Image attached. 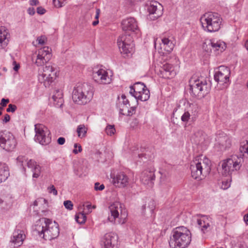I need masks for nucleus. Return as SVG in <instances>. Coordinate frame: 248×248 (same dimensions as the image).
<instances>
[{"instance_id":"f257e3e1","label":"nucleus","mask_w":248,"mask_h":248,"mask_svg":"<svg viewBox=\"0 0 248 248\" xmlns=\"http://www.w3.org/2000/svg\"><path fill=\"white\" fill-rule=\"evenodd\" d=\"M190 169L194 179H202L211 171V161L202 155L197 156L191 162Z\"/></svg>"},{"instance_id":"f03ea898","label":"nucleus","mask_w":248,"mask_h":248,"mask_svg":"<svg viewBox=\"0 0 248 248\" xmlns=\"http://www.w3.org/2000/svg\"><path fill=\"white\" fill-rule=\"evenodd\" d=\"M93 95V88L90 85L84 83H79L75 87L72 99L75 103L83 105L90 102Z\"/></svg>"},{"instance_id":"7ed1b4c3","label":"nucleus","mask_w":248,"mask_h":248,"mask_svg":"<svg viewBox=\"0 0 248 248\" xmlns=\"http://www.w3.org/2000/svg\"><path fill=\"white\" fill-rule=\"evenodd\" d=\"M202 28L208 32H216L221 27L222 18L217 13L208 12L204 14L200 18Z\"/></svg>"},{"instance_id":"20e7f679","label":"nucleus","mask_w":248,"mask_h":248,"mask_svg":"<svg viewBox=\"0 0 248 248\" xmlns=\"http://www.w3.org/2000/svg\"><path fill=\"white\" fill-rule=\"evenodd\" d=\"M190 93L198 99L203 98L210 91V86L205 80L192 77L189 80Z\"/></svg>"},{"instance_id":"39448f33","label":"nucleus","mask_w":248,"mask_h":248,"mask_svg":"<svg viewBox=\"0 0 248 248\" xmlns=\"http://www.w3.org/2000/svg\"><path fill=\"white\" fill-rule=\"evenodd\" d=\"M243 158L241 155L239 156L234 155L224 160L221 164V173L224 176L230 175L232 171L239 170L242 166Z\"/></svg>"},{"instance_id":"423d86ee","label":"nucleus","mask_w":248,"mask_h":248,"mask_svg":"<svg viewBox=\"0 0 248 248\" xmlns=\"http://www.w3.org/2000/svg\"><path fill=\"white\" fill-rule=\"evenodd\" d=\"M110 216L108 217V220L114 223L124 224L125 222L127 216L125 209L123 210L122 205L119 202H115L109 206Z\"/></svg>"},{"instance_id":"0eeeda50","label":"nucleus","mask_w":248,"mask_h":248,"mask_svg":"<svg viewBox=\"0 0 248 248\" xmlns=\"http://www.w3.org/2000/svg\"><path fill=\"white\" fill-rule=\"evenodd\" d=\"M57 70L51 64L47 63L42 70L39 71L38 80L46 87L53 82L56 77Z\"/></svg>"},{"instance_id":"6e6552de","label":"nucleus","mask_w":248,"mask_h":248,"mask_svg":"<svg viewBox=\"0 0 248 248\" xmlns=\"http://www.w3.org/2000/svg\"><path fill=\"white\" fill-rule=\"evenodd\" d=\"M129 93L137 100L141 101H147L150 97L149 90L143 83L140 82L130 86Z\"/></svg>"},{"instance_id":"1a4fd4ad","label":"nucleus","mask_w":248,"mask_h":248,"mask_svg":"<svg viewBox=\"0 0 248 248\" xmlns=\"http://www.w3.org/2000/svg\"><path fill=\"white\" fill-rule=\"evenodd\" d=\"M191 233H174L170 237L169 244L172 248H185L191 241Z\"/></svg>"},{"instance_id":"9d476101","label":"nucleus","mask_w":248,"mask_h":248,"mask_svg":"<svg viewBox=\"0 0 248 248\" xmlns=\"http://www.w3.org/2000/svg\"><path fill=\"white\" fill-rule=\"evenodd\" d=\"M117 44L122 54L129 56L134 51V44L130 34H122L117 39Z\"/></svg>"},{"instance_id":"9b49d317","label":"nucleus","mask_w":248,"mask_h":248,"mask_svg":"<svg viewBox=\"0 0 248 248\" xmlns=\"http://www.w3.org/2000/svg\"><path fill=\"white\" fill-rule=\"evenodd\" d=\"M35 126V140L42 145H47L51 140L50 132L46 127L42 124H36Z\"/></svg>"},{"instance_id":"f8f14e48","label":"nucleus","mask_w":248,"mask_h":248,"mask_svg":"<svg viewBox=\"0 0 248 248\" xmlns=\"http://www.w3.org/2000/svg\"><path fill=\"white\" fill-rule=\"evenodd\" d=\"M16 145L14 135L10 132L0 131V146L7 151H12Z\"/></svg>"},{"instance_id":"ddd939ff","label":"nucleus","mask_w":248,"mask_h":248,"mask_svg":"<svg viewBox=\"0 0 248 248\" xmlns=\"http://www.w3.org/2000/svg\"><path fill=\"white\" fill-rule=\"evenodd\" d=\"M17 163L23 167L25 170L24 164H26L27 167L31 169L32 172L33 178H37L39 177L41 172V167L33 159L28 160L25 156L19 155L16 158Z\"/></svg>"},{"instance_id":"4468645a","label":"nucleus","mask_w":248,"mask_h":248,"mask_svg":"<svg viewBox=\"0 0 248 248\" xmlns=\"http://www.w3.org/2000/svg\"><path fill=\"white\" fill-rule=\"evenodd\" d=\"M191 221L192 225L203 232L209 231L208 229H210L212 222L209 217L202 214H196L192 216Z\"/></svg>"},{"instance_id":"2eb2a0df","label":"nucleus","mask_w":248,"mask_h":248,"mask_svg":"<svg viewBox=\"0 0 248 248\" xmlns=\"http://www.w3.org/2000/svg\"><path fill=\"white\" fill-rule=\"evenodd\" d=\"M146 9L149 13V18L155 20L162 16L163 7L162 5L156 1L149 2L146 4Z\"/></svg>"},{"instance_id":"dca6fc26","label":"nucleus","mask_w":248,"mask_h":248,"mask_svg":"<svg viewBox=\"0 0 248 248\" xmlns=\"http://www.w3.org/2000/svg\"><path fill=\"white\" fill-rule=\"evenodd\" d=\"M51 51V49L48 46H44L39 50L35 62L37 66L49 63L48 62L52 57Z\"/></svg>"},{"instance_id":"f3484780","label":"nucleus","mask_w":248,"mask_h":248,"mask_svg":"<svg viewBox=\"0 0 248 248\" xmlns=\"http://www.w3.org/2000/svg\"><path fill=\"white\" fill-rule=\"evenodd\" d=\"M93 78L95 82L100 84H108L111 81V78L108 75L107 71L102 68L94 69Z\"/></svg>"},{"instance_id":"a211bd4d","label":"nucleus","mask_w":248,"mask_h":248,"mask_svg":"<svg viewBox=\"0 0 248 248\" xmlns=\"http://www.w3.org/2000/svg\"><path fill=\"white\" fill-rule=\"evenodd\" d=\"M230 73V70L228 67L220 66L215 72L214 79L216 81L221 84L227 83L229 81Z\"/></svg>"},{"instance_id":"6ab92c4d","label":"nucleus","mask_w":248,"mask_h":248,"mask_svg":"<svg viewBox=\"0 0 248 248\" xmlns=\"http://www.w3.org/2000/svg\"><path fill=\"white\" fill-rule=\"evenodd\" d=\"M110 177L112 184L116 187L123 188L128 184L129 178L124 172H120L116 174H111Z\"/></svg>"},{"instance_id":"aec40b11","label":"nucleus","mask_w":248,"mask_h":248,"mask_svg":"<svg viewBox=\"0 0 248 248\" xmlns=\"http://www.w3.org/2000/svg\"><path fill=\"white\" fill-rule=\"evenodd\" d=\"M118 236L117 233H105L102 240L104 248H114L117 245Z\"/></svg>"},{"instance_id":"412c9836","label":"nucleus","mask_w":248,"mask_h":248,"mask_svg":"<svg viewBox=\"0 0 248 248\" xmlns=\"http://www.w3.org/2000/svg\"><path fill=\"white\" fill-rule=\"evenodd\" d=\"M155 171L153 169L144 170L141 174L140 181L145 185L152 187L155 180Z\"/></svg>"},{"instance_id":"4be33fe9","label":"nucleus","mask_w":248,"mask_h":248,"mask_svg":"<svg viewBox=\"0 0 248 248\" xmlns=\"http://www.w3.org/2000/svg\"><path fill=\"white\" fill-rule=\"evenodd\" d=\"M122 29L124 31L137 32L139 31L137 22L135 18L129 17L122 22Z\"/></svg>"},{"instance_id":"5701e85b","label":"nucleus","mask_w":248,"mask_h":248,"mask_svg":"<svg viewBox=\"0 0 248 248\" xmlns=\"http://www.w3.org/2000/svg\"><path fill=\"white\" fill-rule=\"evenodd\" d=\"M209 46H211V51L213 52L216 55H218L222 53L226 48V45L225 42L221 40H217L214 39L210 40Z\"/></svg>"},{"instance_id":"b1692460","label":"nucleus","mask_w":248,"mask_h":248,"mask_svg":"<svg viewBox=\"0 0 248 248\" xmlns=\"http://www.w3.org/2000/svg\"><path fill=\"white\" fill-rule=\"evenodd\" d=\"M159 72L160 77L164 78H170L176 74L173 67L169 63H165L161 67Z\"/></svg>"},{"instance_id":"393cba45","label":"nucleus","mask_w":248,"mask_h":248,"mask_svg":"<svg viewBox=\"0 0 248 248\" xmlns=\"http://www.w3.org/2000/svg\"><path fill=\"white\" fill-rule=\"evenodd\" d=\"M216 140L217 144H218L224 149L229 148L231 144L230 138L224 133L219 134L217 136Z\"/></svg>"},{"instance_id":"a878e982","label":"nucleus","mask_w":248,"mask_h":248,"mask_svg":"<svg viewBox=\"0 0 248 248\" xmlns=\"http://www.w3.org/2000/svg\"><path fill=\"white\" fill-rule=\"evenodd\" d=\"M9 36L10 34L5 27L0 28V49L5 48L7 46Z\"/></svg>"},{"instance_id":"bb28decb","label":"nucleus","mask_w":248,"mask_h":248,"mask_svg":"<svg viewBox=\"0 0 248 248\" xmlns=\"http://www.w3.org/2000/svg\"><path fill=\"white\" fill-rule=\"evenodd\" d=\"M44 219V224L46 231L52 232H60L59 224L56 221L52 222V220L47 218Z\"/></svg>"},{"instance_id":"cd10ccee","label":"nucleus","mask_w":248,"mask_h":248,"mask_svg":"<svg viewBox=\"0 0 248 248\" xmlns=\"http://www.w3.org/2000/svg\"><path fill=\"white\" fill-rule=\"evenodd\" d=\"M162 43L164 49L167 52H171L175 46L174 41L172 36L168 38L164 37L162 39Z\"/></svg>"},{"instance_id":"c85d7f7f","label":"nucleus","mask_w":248,"mask_h":248,"mask_svg":"<svg viewBox=\"0 0 248 248\" xmlns=\"http://www.w3.org/2000/svg\"><path fill=\"white\" fill-rule=\"evenodd\" d=\"M63 93L62 91L56 90L52 96L55 105L57 107H61L63 103Z\"/></svg>"},{"instance_id":"c756f323","label":"nucleus","mask_w":248,"mask_h":248,"mask_svg":"<svg viewBox=\"0 0 248 248\" xmlns=\"http://www.w3.org/2000/svg\"><path fill=\"white\" fill-rule=\"evenodd\" d=\"M9 175L8 166L4 163H0V183L5 181Z\"/></svg>"},{"instance_id":"7c9ffc66","label":"nucleus","mask_w":248,"mask_h":248,"mask_svg":"<svg viewBox=\"0 0 248 248\" xmlns=\"http://www.w3.org/2000/svg\"><path fill=\"white\" fill-rule=\"evenodd\" d=\"M25 237V233H16V235L11 238V242L14 244L15 247H19L22 244Z\"/></svg>"},{"instance_id":"2f4dec72","label":"nucleus","mask_w":248,"mask_h":248,"mask_svg":"<svg viewBox=\"0 0 248 248\" xmlns=\"http://www.w3.org/2000/svg\"><path fill=\"white\" fill-rule=\"evenodd\" d=\"M199 106L196 103L188 104V106L185 109L191 116L192 119L195 118L199 112Z\"/></svg>"},{"instance_id":"473e14b6","label":"nucleus","mask_w":248,"mask_h":248,"mask_svg":"<svg viewBox=\"0 0 248 248\" xmlns=\"http://www.w3.org/2000/svg\"><path fill=\"white\" fill-rule=\"evenodd\" d=\"M88 128L84 124L79 125L77 129L78 136L79 138H83L86 136Z\"/></svg>"},{"instance_id":"72a5a7b5","label":"nucleus","mask_w":248,"mask_h":248,"mask_svg":"<svg viewBox=\"0 0 248 248\" xmlns=\"http://www.w3.org/2000/svg\"><path fill=\"white\" fill-rule=\"evenodd\" d=\"M33 231L38 233L45 232H46L45 225L42 224L41 219L36 221L33 228Z\"/></svg>"},{"instance_id":"f704fd0d","label":"nucleus","mask_w":248,"mask_h":248,"mask_svg":"<svg viewBox=\"0 0 248 248\" xmlns=\"http://www.w3.org/2000/svg\"><path fill=\"white\" fill-rule=\"evenodd\" d=\"M39 237L45 241H51L58 237V233H39Z\"/></svg>"},{"instance_id":"c9c22d12","label":"nucleus","mask_w":248,"mask_h":248,"mask_svg":"<svg viewBox=\"0 0 248 248\" xmlns=\"http://www.w3.org/2000/svg\"><path fill=\"white\" fill-rule=\"evenodd\" d=\"M129 107L130 106H128L124 104H123V105L122 104L119 105L120 113L123 115L131 116V113L130 114L129 112H127Z\"/></svg>"},{"instance_id":"e433bc0d","label":"nucleus","mask_w":248,"mask_h":248,"mask_svg":"<svg viewBox=\"0 0 248 248\" xmlns=\"http://www.w3.org/2000/svg\"><path fill=\"white\" fill-rule=\"evenodd\" d=\"M239 150L241 153H247L248 154V140L241 142Z\"/></svg>"},{"instance_id":"4c0bfd02","label":"nucleus","mask_w":248,"mask_h":248,"mask_svg":"<svg viewBox=\"0 0 248 248\" xmlns=\"http://www.w3.org/2000/svg\"><path fill=\"white\" fill-rule=\"evenodd\" d=\"M85 214L79 213L75 216V218L77 222L81 224L84 223L86 220Z\"/></svg>"},{"instance_id":"58836bf2","label":"nucleus","mask_w":248,"mask_h":248,"mask_svg":"<svg viewBox=\"0 0 248 248\" xmlns=\"http://www.w3.org/2000/svg\"><path fill=\"white\" fill-rule=\"evenodd\" d=\"M106 134L108 136H112L115 133V128L114 125L108 124L105 128Z\"/></svg>"},{"instance_id":"ea45409f","label":"nucleus","mask_w":248,"mask_h":248,"mask_svg":"<svg viewBox=\"0 0 248 248\" xmlns=\"http://www.w3.org/2000/svg\"><path fill=\"white\" fill-rule=\"evenodd\" d=\"M195 137V143L200 144L204 139L202 131H199L194 134Z\"/></svg>"},{"instance_id":"a19ab883","label":"nucleus","mask_w":248,"mask_h":248,"mask_svg":"<svg viewBox=\"0 0 248 248\" xmlns=\"http://www.w3.org/2000/svg\"><path fill=\"white\" fill-rule=\"evenodd\" d=\"M189 230L184 226H179L175 228L172 231V232H187Z\"/></svg>"},{"instance_id":"79ce46f5","label":"nucleus","mask_w":248,"mask_h":248,"mask_svg":"<svg viewBox=\"0 0 248 248\" xmlns=\"http://www.w3.org/2000/svg\"><path fill=\"white\" fill-rule=\"evenodd\" d=\"M190 117H191V116L189 114V113L185 110L184 114L181 116V119L182 122L186 123L190 119Z\"/></svg>"},{"instance_id":"37998d69","label":"nucleus","mask_w":248,"mask_h":248,"mask_svg":"<svg viewBox=\"0 0 248 248\" xmlns=\"http://www.w3.org/2000/svg\"><path fill=\"white\" fill-rule=\"evenodd\" d=\"M65 207L69 210H71L73 208V204L71 201H65L63 202Z\"/></svg>"},{"instance_id":"c03bdc74","label":"nucleus","mask_w":248,"mask_h":248,"mask_svg":"<svg viewBox=\"0 0 248 248\" xmlns=\"http://www.w3.org/2000/svg\"><path fill=\"white\" fill-rule=\"evenodd\" d=\"M84 207V211L85 214H88L92 212V205L90 204L86 203L83 205Z\"/></svg>"},{"instance_id":"a18cd8bd","label":"nucleus","mask_w":248,"mask_h":248,"mask_svg":"<svg viewBox=\"0 0 248 248\" xmlns=\"http://www.w3.org/2000/svg\"><path fill=\"white\" fill-rule=\"evenodd\" d=\"M16 108L17 107L15 105L10 104L8 105V108H7L6 111L8 112H11L13 113L16 111Z\"/></svg>"},{"instance_id":"49530a36","label":"nucleus","mask_w":248,"mask_h":248,"mask_svg":"<svg viewBox=\"0 0 248 248\" xmlns=\"http://www.w3.org/2000/svg\"><path fill=\"white\" fill-rule=\"evenodd\" d=\"M37 41H38L39 44L44 45L45 44L46 38L44 36H41L37 38Z\"/></svg>"},{"instance_id":"de8ad7c7","label":"nucleus","mask_w":248,"mask_h":248,"mask_svg":"<svg viewBox=\"0 0 248 248\" xmlns=\"http://www.w3.org/2000/svg\"><path fill=\"white\" fill-rule=\"evenodd\" d=\"M53 3L55 7L57 8L62 7L65 4L62 3L59 0H53Z\"/></svg>"},{"instance_id":"09e8293b","label":"nucleus","mask_w":248,"mask_h":248,"mask_svg":"<svg viewBox=\"0 0 248 248\" xmlns=\"http://www.w3.org/2000/svg\"><path fill=\"white\" fill-rule=\"evenodd\" d=\"M104 188V185L103 184L100 185L99 183H96L94 185V189L95 190H102Z\"/></svg>"},{"instance_id":"8fccbe9b","label":"nucleus","mask_w":248,"mask_h":248,"mask_svg":"<svg viewBox=\"0 0 248 248\" xmlns=\"http://www.w3.org/2000/svg\"><path fill=\"white\" fill-rule=\"evenodd\" d=\"M148 207L151 212H153L155 208V202L153 200H151L148 203Z\"/></svg>"},{"instance_id":"3c124183","label":"nucleus","mask_w":248,"mask_h":248,"mask_svg":"<svg viewBox=\"0 0 248 248\" xmlns=\"http://www.w3.org/2000/svg\"><path fill=\"white\" fill-rule=\"evenodd\" d=\"M49 192L50 193H52L54 195H57V190L56 189L55 186L53 185H51L49 188Z\"/></svg>"},{"instance_id":"603ef678","label":"nucleus","mask_w":248,"mask_h":248,"mask_svg":"<svg viewBox=\"0 0 248 248\" xmlns=\"http://www.w3.org/2000/svg\"><path fill=\"white\" fill-rule=\"evenodd\" d=\"M37 12L40 15H43L46 12V10L42 7H39L37 9Z\"/></svg>"},{"instance_id":"864d4df0","label":"nucleus","mask_w":248,"mask_h":248,"mask_svg":"<svg viewBox=\"0 0 248 248\" xmlns=\"http://www.w3.org/2000/svg\"><path fill=\"white\" fill-rule=\"evenodd\" d=\"M9 100L8 99L2 98L1 100L0 105L4 107L6 106L7 104L9 103Z\"/></svg>"},{"instance_id":"5fc2aeb1","label":"nucleus","mask_w":248,"mask_h":248,"mask_svg":"<svg viewBox=\"0 0 248 248\" xmlns=\"http://www.w3.org/2000/svg\"><path fill=\"white\" fill-rule=\"evenodd\" d=\"M65 142V138L63 137H60L57 140V142L59 145H62L64 144Z\"/></svg>"},{"instance_id":"6e6d98bb","label":"nucleus","mask_w":248,"mask_h":248,"mask_svg":"<svg viewBox=\"0 0 248 248\" xmlns=\"http://www.w3.org/2000/svg\"><path fill=\"white\" fill-rule=\"evenodd\" d=\"M10 116L9 114H6L4 115V119L2 120L3 123H6L10 121Z\"/></svg>"},{"instance_id":"4d7b16f0","label":"nucleus","mask_w":248,"mask_h":248,"mask_svg":"<svg viewBox=\"0 0 248 248\" xmlns=\"http://www.w3.org/2000/svg\"><path fill=\"white\" fill-rule=\"evenodd\" d=\"M46 202V200L45 199H38L36 200H35L33 202V205L34 206H37L38 205V202Z\"/></svg>"},{"instance_id":"13d9d810","label":"nucleus","mask_w":248,"mask_h":248,"mask_svg":"<svg viewBox=\"0 0 248 248\" xmlns=\"http://www.w3.org/2000/svg\"><path fill=\"white\" fill-rule=\"evenodd\" d=\"M136 108L135 107H130V108H129L127 112H129V113L130 114L131 113V115H132L133 114L135 113Z\"/></svg>"},{"instance_id":"bf43d9fd","label":"nucleus","mask_w":248,"mask_h":248,"mask_svg":"<svg viewBox=\"0 0 248 248\" xmlns=\"http://www.w3.org/2000/svg\"><path fill=\"white\" fill-rule=\"evenodd\" d=\"M82 151V147L80 145H78V150L76 149H74L73 151V153L75 154H77L78 153H80Z\"/></svg>"},{"instance_id":"052dcab7","label":"nucleus","mask_w":248,"mask_h":248,"mask_svg":"<svg viewBox=\"0 0 248 248\" xmlns=\"http://www.w3.org/2000/svg\"><path fill=\"white\" fill-rule=\"evenodd\" d=\"M28 13L29 15L32 16L35 14L34 9L32 7H30L28 9Z\"/></svg>"},{"instance_id":"680f3d73","label":"nucleus","mask_w":248,"mask_h":248,"mask_svg":"<svg viewBox=\"0 0 248 248\" xmlns=\"http://www.w3.org/2000/svg\"><path fill=\"white\" fill-rule=\"evenodd\" d=\"M30 5H32V6L37 5L39 4V2L38 0H30Z\"/></svg>"},{"instance_id":"e2e57ef3","label":"nucleus","mask_w":248,"mask_h":248,"mask_svg":"<svg viewBox=\"0 0 248 248\" xmlns=\"http://www.w3.org/2000/svg\"><path fill=\"white\" fill-rule=\"evenodd\" d=\"M14 64H15V66L14 67V70L16 71H17L19 69L20 66L18 64H17L16 62H14Z\"/></svg>"},{"instance_id":"0e129e2a","label":"nucleus","mask_w":248,"mask_h":248,"mask_svg":"<svg viewBox=\"0 0 248 248\" xmlns=\"http://www.w3.org/2000/svg\"><path fill=\"white\" fill-rule=\"evenodd\" d=\"M100 10L99 9H96V15H95V18L96 19H98V18H99V15H100Z\"/></svg>"},{"instance_id":"69168bd1","label":"nucleus","mask_w":248,"mask_h":248,"mask_svg":"<svg viewBox=\"0 0 248 248\" xmlns=\"http://www.w3.org/2000/svg\"><path fill=\"white\" fill-rule=\"evenodd\" d=\"M244 220L247 225H248V213L244 216Z\"/></svg>"},{"instance_id":"338daca9","label":"nucleus","mask_w":248,"mask_h":248,"mask_svg":"<svg viewBox=\"0 0 248 248\" xmlns=\"http://www.w3.org/2000/svg\"><path fill=\"white\" fill-rule=\"evenodd\" d=\"M122 105L123 104H124L125 105H127L128 106H130L129 102L127 99L123 100V103L121 104Z\"/></svg>"},{"instance_id":"774afa93","label":"nucleus","mask_w":248,"mask_h":248,"mask_svg":"<svg viewBox=\"0 0 248 248\" xmlns=\"http://www.w3.org/2000/svg\"><path fill=\"white\" fill-rule=\"evenodd\" d=\"M98 23H99L98 19H96V20L94 21L93 22L92 24H93V26H96V25H97L98 24Z\"/></svg>"}]
</instances>
